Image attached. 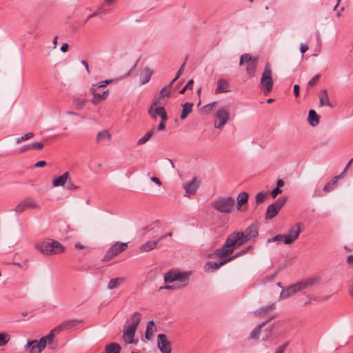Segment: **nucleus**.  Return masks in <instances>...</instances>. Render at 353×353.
<instances>
[{
	"mask_svg": "<svg viewBox=\"0 0 353 353\" xmlns=\"http://www.w3.org/2000/svg\"><path fill=\"white\" fill-rule=\"evenodd\" d=\"M45 337H46V339L47 340L48 344L50 345V344H51L52 343L53 339L55 337V336L53 335L52 333L50 332L49 334L47 335V336H45Z\"/></svg>",
	"mask_w": 353,
	"mask_h": 353,
	"instance_id": "13d9d810",
	"label": "nucleus"
},
{
	"mask_svg": "<svg viewBox=\"0 0 353 353\" xmlns=\"http://www.w3.org/2000/svg\"><path fill=\"white\" fill-rule=\"evenodd\" d=\"M157 345L161 353H171V344L164 334L157 336Z\"/></svg>",
	"mask_w": 353,
	"mask_h": 353,
	"instance_id": "ddd939ff",
	"label": "nucleus"
},
{
	"mask_svg": "<svg viewBox=\"0 0 353 353\" xmlns=\"http://www.w3.org/2000/svg\"><path fill=\"white\" fill-rule=\"evenodd\" d=\"M319 105H327L332 108H333V105L330 102L327 90H322L320 92Z\"/></svg>",
	"mask_w": 353,
	"mask_h": 353,
	"instance_id": "c85d7f7f",
	"label": "nucleus"
},
{
	"mask_svg": "<svg viewBox=\"0 0 353 353\" xmlns=\"http://www.w3.org/2000/svg\"><path fill=\"white\" fill-rule=\"evenodd\" d=\"M70 178V173L68 172H64L61 176L54 179L52 184L54 187L64 186L67 181Z\"/></svg>",
	"mask_w": 353,
	"mask_h": 353,
	"instance_id": "cd10ccee",
	"label": "nucleus"
},
{
	"mask_svg": "<svg viewBox=\"0 0 353 353\" xmlns=\"http://www.w3.org/2000/svg\"><path fill=\"white\" fill-rule=\"evenodd\" d=\"M193 83H194V80L193 79L189 80L188 81L187 84L185 85V89L192 90V86H193Z\"/></svg>",
	"mask_w": 353,
	"mask_h": 353,
	"instance_id": "0e129e2a",
	"label": "nucleus"
},
{
	"mask_svg": "<svg viewBox=\"0 0 353 353\" xmlns=\"http://www.w3.org/2000/svg\"><path fill=\"white\" fill-rule=\"evenodd\" d=\"M43 148V144L41 142L32 143L23 145L20 148L19 153L21 154L29 150H41Z\"/></svg>",
	"mask_w": 353,
	"mask_h": 353,
	"instance_id": "a878e982",
	"label": "nucleus"
},
{
	"mask_svg": "<svg viewBox=\"0 0 353 353\" xmlns=\"http://www.w3.org/2000/svg\"><path fill=\"white\" fill-rule=\"evenodd\" d=\"M272 74V71L271 69V65L269 63H267L264 68V70L261 79V85L263 88H264L263 93L265 95H268L272 90L273 79Z\"/></svg>",
	"mask_w": 353,
	"mask_h": 353,
	"instance_id": "423d86ee",
	"label": "nucleus"
},
{
	"mask_svg": "<svg viewBox=\"0 0 353 353\" xmlns=\"http://www.w3.org/2000/svg\"><path fill=\"white\" fill-rule=\"evenodd\" d=\"M321 281V278L319 276H313L310 278H307L305 280L298 282L301 290L304 289H307L311 288L316 284H319Z\"/></svg>",
	"mask_w": 353,
	"mask_h": 353,
	"instance_id": "a211bd4d",
	"label": "nucleus"
},
{
	"mask_svg": "<svg viewBox=\"0 0 353 353\" xmlns=\"http://www.w3.org/2000/svg\"><path fill=\"white\" fill-rule=\"evenodd\" d=\"M39 205L31 198H26L22 200L15 208V211L18 213L24 212L29 208H37Z\"/></svg>",
	"mask_w": 353,
	"mask_h": 353,
	"instance_id": "f8f14e48",
	"label": "nucleus"
},
{
	"mask_svg": "<svg viewBox=\"0 0 353 353\" xmlns=\"http://www.w3.org/2000/svg\"><path fill=\"white\" fill-rule=\"evenodd\" d=\"M287 201L286 196L279 197L275 203L270 205L266 210L265 219H272L276 216L279 211L281 210L285 202Z\"/></svg>",
	"mask_w": 353,
	"mask_h": 353,
	"instance_id": "6e6552de",
	"label": "nucleus"
},
{
	"mask_svg": "<svg viewBox=\"0 0 353 353\" xmlns=\"http://www.w3.org/2000/svg\"><path fill=\"white\" fill-rule=\"evenodd\" d=\"M308 50V46L306 44L302 43L301 45V52L303 54Z\"/></svg>",
	"mask_w": 353,
	"mask_h": 353,
	"instance_id": "338daca9",
	"label": "nucleus"
},
{
	"mask_svg": "<svg viewBox=\"0 0 353 353\" xmlns=\"http://www.w3.org/2000/svg\"><path fill=\"white\" fill-rule=\"evenodd\" d=\"M230 108L224 106L219 108L215 114L214 127L216 129H221L230 119Z\"/></svg>",
	"mask_w": 353,
	"mask_h": 353,
	"instance_id": "0eeeda50",
	"label": "nucleus"
},
{
	"mask_svg": "<svg viewBox=\"0 0 353 353\" xmlns=\"http://www.w3.org/2000/svg\"><path fill=\"white\" fill-rule=\"evenodd\" d=\"M294 94L296 97H299V85L297 84L294 85Z\"/></svg>",
	"mask_w": 353,
	"mask_h": 353,
	"instance_id": "69168bd1",
	"label": "nucleus"
},
{
	"mask_svg": "<svg viewBox=\"0 0 353 353\" xmlns=\"http://www.w3.org/2000/svg\"><path fill=\"white\" fill-rule=\"evenodd\" d=\"M66 188L68 190H76V189H78L79 187L75 185L74 184H73L72 182H69L68 184H67V187Z\"/></svg>",
	"mask_w": 353,
	"mask_h": 353,
	"instance_id": "680f3d73",
	"label": "nucleus"
},
{
	"mask_svg": "<svg viewBox=\"0 0 353 353\" xmlns=\"http://www.w3.org/2000/svg\"><path fill=\"white\" fill-rule=\"evenodd\" d=\"M10 341V336L6 333L0 334V346H3L8 343Z\"/></svg>",
	"mask_w": 353,
	"mask_h": 353,
	"instance_id": "c03bdc74",
	"label": "nucleus"
},
{
	"mask_svg": "<svg viewBox=\"0 0 353 353\" xmlns=\"http://www.w3.org/2000/svg\"><path fill=\"white\" fill-rule=\"evenodd\" d=\"M185 61L181 65L179 70H178L177 73H176V75L175 77V79H178L180 76L182 74V73L183 72V70L185 69Z\"/></svg>",
	"mask_w": 353,
	"mask_h": 353,
	"instance_id": "4d7b16f0",
	"label": "nucleus"
},
{
	"mask_svg": "<svg viewBox=\"0 0 353 353\" xmlns=\"http://www.w3.org/2000/svg\"><path fill=\"white\" fill-rule=\"evenodd\" d=\"M275 316H272L271 318H270L269 319H268L267 321H264V322H262L261 323H260L259 325H258L251 332L250 334V339H254V340H259V337H260V334H261V329L265 326L270 321H271L272 319H273Z\"/></svg>",
	"mask_w": 353,
	"mask_h": 353,
	"instance_id": "4be33fe9",
	"label": "nucleus"
},
{
	"mask_svg": "<svg viewBox=\"0 0 353 353\" xmlns=\"http://www.w3.org/2000/svg\"><path fill=\"white\" fill-rule=\"evenodd\" d=\"M157 244L158 241H150L141 245L139 249L141 252H149L154 249Z\"/></svg>",
	"mask_w": 353,
	"mask_h": 353,
	"instance_id": "e433bc0d",
	"label": "nucleus"
},
{
	"mask_svg": "<svg viewBox=\"0 0 353 353\" xmlns=\"http://www.w3.org/2000/svg\"><path fill=\"white\" fill-rule=\"evenodd\" d=\"M281 193H282V190L276 187L274 189L272 190L270 194L273 198H276V196Z\"/></svg>",
	"mask_w": 353,
	"mask_h": 353,
	"instance_id": "864d4df0",
	"label": "nucleus"
},
{
	"mask_svg": "<svg viewBox=\"0 0 353 353\" xmlns=\"http://www.w3.org/2000/svg\"><path fill=\"white\" fill-rule=\"evenodd\" d=\"M137 327L134 325L128 324L125 326L124 329L123 336L125 341L128 343H132L134 337L135 335V332L137 330Z\"/></svg>",
	"mask_w": 353,
	"mask_h": 353,
	"instance_id": "f3484780",
	"label": "nucleus"
},
{
	"mask_svg": "<svg viewBox=\"0 0 353 353\" xmlns=\"http://www.w3.org/2000/svg\"><path fill=\"white\" fill-rule=\"evenodd\" d=\"M200 181L194 178L191 181L184 184L183 188L185 190L186 194L188 196L193 195L196 193V190L199 188Z\"/></svg>",
	"mask_w": 353,
	"mask_h": 353,
	"instance_id": "6ab92c4d",
	"label": "nucleus"
},
{
	"mask_svg": "<svg viewBox=\"0 0 353 353\" xmlns=\"http://www.w3.org/2000/svg\"><path fill=\"white\" fill-rule=\"evenodd\" d=\"M246 253H247L246 250H243L240 251L239 252L236 253V254H234L232 256H230L229 258H231L232 261H233L234 259H236L237 257H239L241 255L245 254Z\"/></svg>",
	"mask_w": 353,
	"mask_h": 353,
	"instance_id": "bf43d9fd",
	"label": "nucleus"
},
{
	"mask_svg": "<svg viewBox=\"0 0 353 353\" xmlns=\"http://www.w3.org/2000/svg\"><path fill=\"white\" fill-rule=\"evenodd\" d=\"M181 288V285H165V286H161L159 288V290H163V289H165V290H177V289H179Z\"/></svg>",
	"mask_w": 353,
	"mask_h": 353,
	"instance_id": "3c124183",
	"label": "nucleus"
},
{
	"mask_svg": "<svg viewBox=\"0 0 353 353\" xmlns=\"http://www.w3.org/2000/svg\"><path fill=\"white\" fill-rule=\"evenodd\" d=\"M127 248L128 243L117 242L108 249L102 261H109L122 252L125 251Z\"/></svg>",
	"mask_w": 353,
	"mask_h": 353,
	"instance_id": "1a4fd4ad",
	"label": "nucleus"
},
{
	"mask_svg": "<svg viewBox=\"0 0 353 353\" xmlns=\"http://www.w3.org/2000/svg\"><path fill=\"white\" fill-rule=\"evenodd\" d=\"M235 204L234 199L228 197H218L212 203L213 208L221 213H230L234 209Z\"/></svg>",
	"mask_w": 353,
	"mask_h": 353,
	"instance_id": "7ed1b4c3",
	"label": "nucleus"
},
{
	"mask_svg": "<svg viewBox=\"0 0 353 353\" xmlns=\"http://www.w3.org/2000/svg\"><path fill=\"white\" fill-rule=\"evenodd\" d=\"M33 132H29L26 134L25 135L21 137L20 138H17L16 140L17 143H20L22 141H27L34 137Z\"/></svg>",
	"mask_w": 353,
	"mask_h": 353,
	"instance_id": "a18cd8bd",
	"label": "nucleus"
},
{
	"mask_svg": "<svg viewBox=\"0 0 353 353\" xmlns=\"http://www.w3.org/2000/svg\"><path fill=\"white\" fill-rule=\"evenodd\" d=\"M63 327H62L61 324L59 325L58 326L55 327L54 329H52L50 331V333H52L53 335L56 336L61 331H63Z\"/></svg>",
	"mask_w": 353,
	"mask_h": 353,
	"instance_id": "603ef678",
	"label": "nucleus"
},
{
	"mask_svg": "<svg viewBox=\"0 0 353 353\" xmlns=\"http://www.w3.org/2000/svg\"><path fill=\"white\" fill-rule=\"evenodd\" d=\"M216 104V101L210 103L206 105L203 106V109L206 113H210L214 108V106Z\"/></svg>",
	"mask_w": 353,
	"mask_h": 353,
	"instance_id": "8fccbe9b",
	"label": "nucleus"
},
{
	"mask_svg": "<svg viewBox=\"0 0 353 353\" xmlns=\"http://www.w3.org/2000/svg\"><path fill=\"white\" fill-rule=\"evenodd\" d=\"M154 131L150 130L143 137H142L137 142L138 145L145 143L153 135Z\"/></svg>",
	"mask_w": 353,
	"mask_h": 353,
	"instance_id": "37998d69",
	"label": "nucleus"
},
{
	"mask_svg": "<svg viewBox=\"0 0 353 353\" xmlns=\"http://www.w3.org/2000/svg\"><path fill=\"white\" fill-rule=\"evenodd\" d=\"M229 91V83L225 79H219L217 82V87L215 90L216 94L227 92Z\"/></svg>",
	"mask_w": 353,
	"mask_h": 353,
	"instance_id": "bb28decb",
	"label": "nucleus"
},
{
	"mask_svg": "<svg viewBox=\"0 0 353 353\" xmlns=\"http://www.w3.org/2000/svg\"><path fill=\"white\" fill-rule=\"evenodd\" d=\"M192 103L186 102L183 105V110L181 114V119L182 120L187 118L188 115L192 112Z\"/></svg>",
	"mask_w": 353,
	"mask_h": 353,
	"instance_id": "4c0bfd02",
	"label": "nucleus"
},
{
	"mask_svg": "<svg viewBox=\"0 0 353 353\" xmlns=\"http://www.w3.org/2000/svg\"><path fill=\"white\" fill-rule=\"evenodd\" d=\"M121 346L117 343H112L106 345L105 350L107 353H120Z\"/></svg>",
	"mask_w": 353,
	"mask_h": 353,
	"instance_id": "58836bf2",
	"label": "nucleus"
},
{
	"mask_svg": "<svg viewBox=\"0 0 353 353\" xmlns=\"http://www.w3.org/2000/svg\"><path fill=\"white\" fill-rule=\"evenodd\" d=\"M97 88H94V86L90 89V92L93 94V98L92 99V103L94 105H98L101 103L103 100H105L109 95V90H105L102 94L97 92Z\"/></svg>",
	"mask_w": 353,
	"mask_h": 353,
	"instance_id": "2eb2a0df",
	"label": "nucleus"
},
{
	"mask_svg": "<svg viewBox=\"0 0 353 353\" xmlns=\"http://www.w3.org/2000/svg\"><path fill=\"white\" fill-rule=\"evenodd\" d=\"M308 122L313 127L317 125L319 123V116L314 110H310L309 111Z\"/></svg>",
	"mask_w": 353,
	"mask_h": 353,
	"instance_id": "473e14b6",
	"label": "nucleus"
},
{
	"mask_svg": "<svg viewBox=\"0 0 353 353\" xmlns=\"http://www.w3.org/2000/svg\"><path fill=\"white\" fill-rule=\"evenodd\" d=\"M46 165H47V162L46 161H40L37 162L34 164V167H36V168L44 167Z\"/></svg>",
	"mask_w": 353,
	"mask_h": 353,
	"instance_id": "e2e57ef3",
	"label": "nucleus"
},
{
	"mask_svg": "<svg viewBox=\"0 0 353 353\" xmlns=\"http://www.w3.org/2000/svg\"><path fill=\"white\" fill-rule=\"evenodd\" d=\"M141 319V314L139 312H135L132 314L130 317V325H134L135 327H138Z\"/></svg>",
	"mask_w": 353,
	"mask_h": 353,
	"instance_id": "a19ab883",
	"label": "nucleus"
},
{
	"mask_svg": "<svg viewBox=\"0 0 353 353\" xmlns=\"http://www.w3.org/2000/svg\"><path fill=\"white\" fill-rule=\"evenodd\" d=\"M275 309V303H272L265 307H261L254 312L256 316H262Z\"/></svg>",
	"mask_w": 353,
	"mask_h": 353,
	"instance_id": "2f4dec72",
	"label": "nucleus"
},
{
	"mask_svg": "<svg viewBox=\"0 0 353 353\" xmlns=\"http://www.w3.org/2000/svg\"><path fill=\"white\" fill-rule=\"evenodd\" d=\"M154 326V323L153 321H150L148 322L147 327H146V332H145V337L148 340L151 339L152 336H153L152 327Z\"/></svg>",
	"mask_w": 353,
	"mask_h": 353,
	"instance_id": "79ce46f5",
	"label": "nucleus"
},
{
	"mask_svg": "<svg viewBox=\"0 0 353 353\" xmlns=\"http://www.w3.org/2000/svg\"><path fill=\"white\" fill-rule=\"evenodd\" d=\"M258 63V58L252 57L248 53L242 54L240 57L239 65H243L245 64V70L250 78L255 76Z\"/></svg>",
	"mask_w": 353,
	"mask_h": 353,
	"instance_id": "39448f33",
	"label": "nucleus"
},
{
	"mask_svg": "<svg viewBox=\"0 0 353 353\" xmlns=\"http://www.w3.org/2000/svg\"><path fill=\"white\" fill-rule=\"evenodd\" d=\"M343 177V173H341L339 175L334 176L330 181L325 184V185L323 188V191L325 192H330L334 190L337 185L338 181L340 179H342Z\"/></svg>",
	"mask_w": 353,
	"mask_h": 353,
	"instance_id": "5701e85b",
	"label": "nucleus"
},
{
	"mask_svg": "<svg viewBox=\"0 0 353 353\" xmlns=\"http://www.w3.org/2000/svg\"><path fill=\"white\" fill-rule=\"evenodd\" d=\"M159 110L161 111V114L159 115L161 119V121L165 122L168 119L167 113L165 112V108L160 109Z\"/></svg>",
	"mask_w": 353,
	"mask_h": 353,
	"instance_id": "6e6d98bb",
	"label": "nucleus"
},
{
	"mask_svg": "<svg viewBox=\"0 0 353 353\" xmlns=\"http://www.w3.org/2000/svg\"><path fill=\"white\" fill-rule=\"evenodd\" d=\"M152 72V70L148 67L143 70L140 74V81L142 85L147 83L150 80Z\"/></svg>",
	"mask_w": 353,
	"mask_h": 353,
	"instance_id": "c756f323",
	"label": "nucleus"
},
{
	"mask_svg": "<svg viewBox=\"0 0 353 353\" xmlns=\"http://www.w3.org/2000/svg\"><path fill=\"white\" fill-rule=\"evenodd\" d=\"M151 180H152L153 182H154L155 183H157V185H161V180H160L158 177H157V176H152V177L151 178Z\"/></svg>",
	"mask_w": 353,
	"mask_h": 353,
	"instance_id": "774afa93",
	"label": "nucleus"
},
{
	"mask_svg": "<svg viewBox=\"0 0 353 353\" xmlns=\"http://www.w3.org/2000/svg\"><path fill=\"white\" fill-rule=\"evenodd\" d=\"M267 196V193L265 192H260L259 193L256 194V202L257 203H261L264 201L265 197Z\"/></svg>",
	"mask_w": 353,
	"mask_h": 353,
	"instance_id": "49530a36",
	"label": "nucleus"
},
{
	"mask_svg": "<svg viewBox=\"0 0 353 353\" xmlns=\"http://www.w3.org/2000/svg\"><path fill=\"white\" fill-rule=\"evenodd\" d=\"M248 193L246 192H241L239 194L236 200V208L238 210L245 211L247 210V208L243 206L248 203Z\"/></svg>",
	"mask_w": 353,
	"mask_h": 353,
	"instance_id": "aec40b11",
	"label": "nucleus"
},
{
	"mask_svg": "<svg viewBox=\"0 0 353 353\" xmlns=\"http://www.w3.org/2000/svg\"><path fill=\"white\" fill-rule=\"evenodd\" d=\"M25 350L28 353H41L43 351L37 340L28 341Z\"/></svg>",
	"mask_w": 353,
	"mask_h": 353,
	"instance_id": "412c9836",
	"label": "nucleus"
},
{
	"mask_svg": "<svg viewBox=\"0 0 353 353\" xmlns=\"http://www.w3.org/2000/svg\"><path fill=\"white\" fill-rule=\"evenodd\" d=\"M82 322L81 320H79L77 319H70L63 321L61 324L62 327H63V330H68L71 329L72 327H74L77 326L78 324L81 323Z\"/></svg>",
	"mask_w": 353,
	"mask_h": 353,
	"instance_id": "72a5a7b5",
	"label": "nucleus"
},
{
	"mask_svg": "<svg viewBox=\"0 0 353 353\" xmlns=\"http://www.w3.org/2000/svg\"><path fill=\"white\" fill-rule=\"evenodd\" d=\"M111 134L108 130H102L97 134V143L103 144L106 141H110Z\"/></svg>",
	"mask_w": 353,
	"mask_h": 353,
	"instance_id": "7c9ffc66",
	"label": "nucleus"
},
{
	"mask_svg": "<svg viewBox=\"0 0 353 353\" xmlns=\"http://www.w3.org/2000/svg\"><path fill=\"white\" fill-rule=\"evenodd\" d=\"M258 234V227L254 224L248 227L245 232L234 231L232 232L240 246L250 239L256 237Z\"/></svg>",
	"mask_w": 353,
	"mask_h": 353,
	"instance_id": "20e7f679",
	"label": "nucleus"
},
{
	"mask_svg": "<svg viewBox=\"0 0 353 353\" xmlns=\"http://www.w3.org/2000/svg\"><path fill=\"white\" fill-rule=\"evenodd\" d=\"M288 346V343L280 346L274 353H283Z\"/></svg>",
	"mask_w": 353,
	"mask_h": 353,
	"instance_id": "052dcab7",
	"label": "nucleus"
},
{
	"mask_svg": "<svg viewBox=\"0 0 353 353\" xmlns=\"http://www.w3.org/2000/svg\"><path fill=\"white\" fill-rule=\"evenodd\" d=\"M35 248L46 255L58 254L65 251L64 246L59 241L54 240L37 243Z\"/></svg>",
	"mask_w": 353,
	"mask_h": 353,
	"instance_id": "f03ea898",
	"label": "nucleus"
},
{
	"mask_svg": "<svg viewBox=\"0 0 353 353\" xmlns=\"http://www.w3.org/2000/svg\"><path fill=\"white\" fill-rule=\"evenodd\" d=\"M301 225L300 223H297L292 226L288 233L285 234V244H291L299 238L301 232Z\"/></svg>",
	"mask_w": 353,
	"mask_h": 353,
	"instance_id": "9b49d317",
	"label": "nucleus"
},
{
	"mask_svg": "<svg viewBox=\"0 0 353 353\" xmlns=\"http://www.w3.org/2000/svg\"><path fill=\"white\" fill-rule=\"evenodd\" d=\"M170 97V88L168 86L163 87L161 92L159 98L154 102V105H163L165 98Z\"/></svg>",
	"mask_w": 353,
	"mask_h": 353,
	"instance_id": "393cba45",
	"label": "nucleus"
},
{
	"mask_svg": "<svg viewBox=\"0 0 353 353\" xmlns=\"http://www.w3.org/2000/svg\"><path fill=\"white\" fill-rule=\"evenodd\" d=\"M86 102L87 100L85 98L75 97L73 99V104L78 110L83 109Z\"/></svg>",
	"mask_w": 353,
	"mask_h": 353,
	"instance_id": "ea45409f",
	"label": "nucleus"
},
{
	"mask_svg": "<svg viewBox=\"0 0 353 353\" xmlns=\"http://www.w3.org/2000/svg\"><path fill=\"white\" fill-rule=\"evenodd\" d=\"M138 61H139V60L137 61V62L134 64V65L131 68V69L125 75H123V77H121L119 79H110V80L103 81V82H101V85H98V88L106 86V85H108V84L112 83L113 82L119 81L121 79H123L124 78L129 77L132 74V72L134 70V69L137 68Z\"/></svg>",
	"mask_w": 353,
	"mask_h": 353,
	"instance_id": "b1692460",
	"label": "nucleus"
},
{
	"mask_svg": "<svg viewBox=\"0 0 353 353\" xmlns=\"http://www.w3.org/2000/svg\"><path fill=\"white\" fill-rule=\"evenodd\" d=\"M38 342H39V344L41 345V347H42L43 350L45 349V347H46V345L48 344L47 340H46L45 336L41 337L40 339V340L38 341Z\"/></svg>",
	"mask_w": 353,
	"mask_h": 353,
	"instance_id": "5fc2aeb1",
	"label": "nucleus"
},
{
	"mask_svg": "<svg viewBox=\"0 0 353 353\" xmlns=\"http://www.w3.org/2000/svg\"><path fill=\"white\" fill-rule=\"evenodd\" d=\"M162 108H164L161 105H155L153 103L148 110V113L152 119H156L157 115L159 116L161 114V111L159 110Z\"/></svg>",
	"mask_w": 353,
	"mask_h": 353,
	"instance_id": "f704fd0d",
	"label": "nucleus"
},
{
	"mask_svg": "<svg viewBox=\"0 0 353 353\" xmlns=\"http://www.w3.org/2000/svg\"><path fill=\"white\" fill-rule=\"evenodd\" d=\"M320 77H321V75L320 74H316L315 76H314L313 78H312L309 82H308V84H307V86L308 87H313L314 85H316L319 79H320Z\"/></svg>",
	"mask_w": 353,
	"mask_h": 353,
	"instance_id": "de8ad7c7",
	"label": "nucleus"
},
{
	"mask_svg": "<svg viewBox=\"0 0 353 353\" xmlns=\"http://www.w3.org/2000/svg\"><path fill=\"white\" fill-rule=\"evenodd\" d=\"M125 279L123 278L118 277L112 279L110 280L108 284V288L110 290H113L117 288L120 285L123 283Z\"/></svg>",
	"mask_w": 353,
	"mask_h": 353,
	"instance_id": "c9c22d12",
	"label": "nucleus"
},
{
	"mask_svg": "<svg viewBox=\"0 0 353 353\" xmlns=\"http://www.w3.org/2000/svg\"><path fill=\"white\" fill-rule=\"evenodd\" d=\"M285 234H278L274 236L273 238L269 239L268 240V243L273 242V241H283L285 243Z\"/></svg>",
	"mask_w": 353,
	"mask_h": 353,
	"instance_id": "09e8293b",
	"label": "nucleus"
},
{
	"mask_svg": "<svg viewBox=\"0 0 353 353\" xmlns=\"http://www.w3.org/2000/svg\"><path fill=\"white\" fill-rule=\"evenodd\" d=\"M239 247L240 245L232 233L228 236L223 246L214 251V254L219 259H226L231 256L230 255L234 252V250Z\"/></svg>",
	"mask_w": 353,
	"mask_h": 353,
	"instance_id": "f257e3e1",
	"label": "nucleus"
},
{
	"mask_svg": "<svg viewBox=\"0 0 353 353\" xmlns=\"http://www.w3.org/2000/svg\"><path fill=\"white\" fill-rule=\"evenodd\" d=\"M190 274L188 272H181L174 270L168 272L164 276L166 283H172L174 281L184 282L188 281Z\"/></svg>",
	"mask_w": 353,
	"mask_h": 353,
	"instance_id": "9d476101",
	"label": "nucleus"
},
{
	"mask_svg": "<svg viewBox=\"0 0 353 353\" xmlns=\"http://www.w3.org/2000/svg\"><path fill=\"white\" fill-rule=\"evenodd\" d=\"M299 285H299V283L297 282L285 289H283L280 294V299H288L295 293L301 291Z\"/></svg>",
	"mask_w": 353,
	"mask_h": 353,
	"instance_id": "dca6fc26",
	"label": "nucleus"
},
{
	"mask_svg": "<svg viewBox=\"0 0 353 353\" xmlns=\"http://www.w3.org/2000/svg\"><path fill=\"white\" fill-rule=\"evenodd\" d=\"M230 261H232L231 258L223 259L219 261H208L204 267L205 270L208 272H212Z\"/></svg>",
	"mask_w": 353,
	"mask_h": 353,
	"instance_id": "4468645a",
	"label": "nucleus"
}]
</instances>
